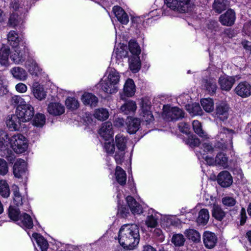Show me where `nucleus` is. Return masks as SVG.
Listing matches in <instances>:
<instances>
[{
	"instance_id": "obj_1",
	"label": "nucleus",
	"mask_w": 251,
	"mask_h": 251,
	"mask_svg": "<svg viewBox=\"0 0 251 251\" xmlns=\"http://www.w3.org/2000/svg\"><path fill=\"white\" fill-rule=\"evenodd\" d=\"M140 241L139 229L135 224L123 225L119 231V242L125 249L133 250Z\"/></svg>"
},
{
	"instance_id": "obj_2",
	"label": "nucleus",
	"mask_w": 251,
	"mask_h": 251,
	"mask_svg": "<svg viewBox=\"0 0 251 251\" xmlns=\"http://www.w3.org/2000/svg\"><path fill=\"white\" fill-rule=\"evenodd\" d=\"M107 73V78L100 82L101 89L107 94L115 93L118 90L117 85L120 81L119 73L114 68L109 69Z\"/></svg>"
},
{
	"instance_id": "obj_3",
	"label": "nucleus",
	"mask_w": 251,
	"mask_h": 251,
	"mask_svg": "<svg viewBox=\"0 0 251 251\" xmlns=\"http://www.w3.org/2000/svg\"><path fill=\"white\" fill-rule=\"evenodd\" d=\"M194 0H164L165 3L171 9L179 13H185L191 10Z\"/></svg>"
},
{
	"instance_id": "obj_4",
	"label": "nucleus",
	"mask_w": 251,
	"mask_h": 251,
	"mask_svg": "<svg viewBox=\"0 0 251 251\" xmlns=\"http://www.w3.org/2000/svg\"><path fill=\"white\" fill-rule=\"evenodd\" d=\"M233 133V130L225 126H221L219 128V133L217 135V139L221 144L219 148L224 150L229 147H232Z\"/></svg>"
},
{
	"instance_id": "obj_5",
	"label": "nucleus",
	"mask_w": 251,
	"mask_h": 251,
	"mask_svg": "<svg viewBox=\"0 0 251 251\" xmlns=\"http://www.w3.org/2000/svg\"><path fill=\"white\" fill-rule=\"evenodd\" d=\"M10 143L13 150L18 154L24 152L28 147L25 137L21 134L12 136L10 138Z\"/></svg>"
},
{
	"instance_id": "obj_6",
	"label": "nucleus",
	"mask_w": 251,
	"mask_h": 251,
	"mask_svg": "<svg viewBox=\"0 0 251 251\" xmlns=\"http://www.w3.org/2000/svg\"><path fill=\"white\" fill-rule=\"evenodd\" d=\"M16 114L22 122L30 121L34 115V109L30 104H24L17 107Z\"/></svg>"
},
{
	"instance_id": "obj_7",
	"label": "nucleus",
	"mask_w": 251,
	"mask_h": 251,
	"mask_svg": "<svg viewBox=\"0 0 251 251\" xmlns=\"http://www.w3.org/2000/svg\"><path fill=\"white\" fill-rule=\"evenodd\" d=\"M184 111L177 107H166L163 108V116L168 121L177 120L184 117Z\"/></svg>"
},
{
	"instance_id": "obj_8",
	"label": "nucleus",
	"mask_w": 251,
	"mask_h": 251,
	"mask_svg": "<svg viewBox=\"0 0 251 251\" xmlns=\"http://www.w3.org/2000/svg\"><path fill=\"white\" fill-rule=\"evenodd\" d=\"M28 49L23 44L16 49L14 52L10 56V58L15 63L20 64L25 61Z\"/></svg>"
},
{
	"instance_id": "obj_9",
	"label": "nucleus",
	"mask_w": 251,
	"mask_h": 251,
	"mask_svg": "<svg viewBox=\"0 0 251 251\" xmlns=\"http://www.w3.org/2000/svg\"><path fill=\"white\" fill-rule=\"evenodd\" d=\"M236 19V13L231 9H228L219 18L220 23L224 26H231L234 25Z\"/></svg>"
},
{
	"instance_id": "obj_10",
	"label": "nucleus",
	"mask_w": 251,
	"mask_h": 251,
	"mask_svg": "<svg viewBox=\"0 0 251 251\" xmlns=\"http://www.w3.org/2000/svg\"><path fill=\"white\" fill-rule=\"evenodd\" d=\"M235 93L242 98H246L251 95V85L247 81L239 83L234 88Z\"/></svg>"
},
{
	"instance_id": "obj_11",
	"label": "nucleus",
	"mask_w": 251,
	"mask_h": 251,
	"mask_svg": "<svg viewBox=\"0 0 251 251\" xmlns=\"http://www.w3.org/2000/svg\"><path fill=\"white\" fill-rule=\"evenodd\" d=\"M238 79L237 76H221L219 78L218 83L222 90L229 91L236 81Z\"/></svg>"
},
{
	"instance_id": "obj_12",
	"label": "nucleus",
	"mask_w": 251,
	"mask_h": 251,
	"mask_svg": "<svg viewBox=\"0 0 251 251\" xmlns=\"http://www.w3.org/2000/svg\"><path fill=\"white\" fill-rule=\"evenodd\" d=\"M228 110L229 107L226 103L223 102L217 103L215 112V117L224 121L228 118Z\"/></svg>"
},
{
	"instance_id": "obj_13",
	"label": "nucleus",
	"mask_w": 251,
	"mask_h": 251,
	"mask_svg": "<svg viewBox=\"0 0 251 251\" xmlns=\"http://www.w3.org/2000/svg\"><path fill=\"white\" fill-rule=\"evenodd\" d=\"M217 180L218 184L223 187H228L233 182L232 177L227 171L220 172L218 175Z\"/></svg>"
},
{
	"instance_id": "obj_14",
	"label": "nucleus",
	"mask_w": 251,
	"mask_h": 251,
	"mask_svg": "<svg viewBox=\"0 0 251 251\" xmlns=\"http://www.w3.org/2000/svg\"><path fill=\"white\" fill-rule=\"evenodd\" d=\"M26 163L24 160L19 159L14 163L13 167V172L17 178H20L26 171Z\"/></svg>"
},
{
	"instance_id": "obj_15",
	"label": "nucleus",
	"mask_w": 251,
	"mask_h": 251,
	"mask_svg": "<svg viewBox=\"0 0 251 251\" xmlns=\"http://www.w3.org/2000/svg\"><path fill=\"white\" fill-rule=\"evenodd\" d=\"M201 86L211 95L214 94L217 89L216 80L212 77L202 79L201 80Z\"/></svg>"
},
{
	"instance_id": "obj_16",
	"label": "nucleus",
	"mask_w": 251,
	"mask_h": 251,
	"mask_svg": "<svg viewBox=\"0 0 251 251\" xmlns=\"http://www.w3.org/2000/svg\"><path fill=\"white\" fill-rule=\"evenodd\" d=\"M99 134L105 140H109L113 135V126L111 122H107L102 124L99 130Z\"/></svg>"
},
{
	"instance_id": "obj_17",
	"label": "nucleus",
	"mask_w": 251,
	"mask_h": 251,
	"mask_svg": "<svg viewBox=\"0 0 251 251\" xmlns=\"http://www.w3.org/2000/svg\"><path fill=\"white\" fill-rule=\"evenodd\" d=\"M203 241L205 246L208 249L214 247L217 242V237L215 233L208 231L203 234Z\"/></svg>"
},
{
	"instance_id": "obj_18",
	"label": "nucleus",
	"mask_w": 251,
	"mask_h": 251,
	"mask_svg": "<svg viewBox=\"0 0 251 251\" xmlns=\"http://www.w3.org/2000/svg\"><path fill=\"white\" fill-rule=\"evenodd\" d=\"M113 11L118 20L122 24L126 25L129 22L127 14L123 8L119 6H114Z\"/></svg>"
},
{
	"instance_id": "obj_19",
	"label": "nucleus",
	"mask_w": 251,
	"mask_h": 251,
	"mask_svg": "<svg viewBox=\"0 0 251 251\" xmlns=\"http://www.w3.org/2000/svg\"><path fill=\"white\" fill-rule=\"evenodd\" d=\"M21 122L18 115L16 114V115L8 116L6 123L7 127L11 130H17L20 128Z\"/></svg>"
},
{
	"instance_id": "obj_20",
	"label": "nucleus",
	"mask_w": 251,
	"mask_h": 251,
	"mask_svg": "<svg viewBox=\"0 0 251 251\" xmlns=\"http://www.w3.org/2000/svg\"><path fill=\"white\" fill-rule=\"evenodd\" d=\"M126 201L131 212L133 214H140L143 212L142 206L132 197L127 196Z\"/></svg>"
},
{
	"instance_id": "obj_21",
	"label": "nucleus",
	"mask_w": 251,
	"mask_h": 251,
	"mask_svg": "<svg viewBox=\"0 0 251 251\" xmlns=\"http://www.w3.org/2000/svg\"><path fill=\"white\" fill-rule=\"evenodd\" d=\"M10 73L13 77L20 81H25L27 77L25 70L20 67H15L10 70Z\"/></svg>"
},
{
	"instance_id": "obj_22",
	"label": "nucleus",
	"mask_w": 251,
	"mask_h": 251,
	"mask_svg": "<svg viewBox=\"0 0 251 251\" xmlns=\"http://www.w3.org/2000/svg\"><path fill=\"white\" fill-rule=\"evenodd\" d=\"M33 94L35 98L41 100L44 99L46 96V92L45 91L43 86L38 82L33 83L32 88Z\"/></svg>"
},
{
	"instance_id": "obj_23",
	"label": "nucleus",
	"mask_w": 251,
	"mask_h": 251,
	"mask_svg": "<svg viewBox=\"0 0 251 251\" xmlns=\"http://www.w3.org/2000/svg\"><path fill=\"white\" fill-rule=\"evenodd\" d=\"M64 106L59 103H50L48 107L49 113L54 116L62 115L64 112Z\"/></svg>"
},
{
	"instance_id": "obj_24",
	"label": "nucleus",
	"mask_w": 251,
	"mask_h": 251,
	"mask_svg": "<svg viewBox=\"0 0 251 251\" xmlns=\"http://www.w3.org/2000/svg\"><path fill=\"white\" fill-rule=\"evenodd\" d=\"M81 100L85 105H89L91 107H95L98 102V99L92 93H85L81 97Z\"/></svg>"
},
{
	"instance_id": "obj_25",
	"label": "nucleus",
	"mask_w": 251,
	"mask_h": 251,
	"mask_svg": "<svg viewBox=\"0 0 251 251\" xmlns=\"http://www.w3.org/2000/svg\"><path fill=\"white\" fill-rule=\"evenodd\" d=\"M136 108V102L133 100H129L121 106L120 110L124 114L128 115L134 113Z\"/></svg>"
},
{
	"instance_id": "obj_26",
	"label": "nucleus",
	"mask_w": 251,
	"mask_h": 251,
	"mask_svg": "<svg viewBox=\"0 0 251 251\" xmlns=\"http://www.w3.org/2000/svg\"><path fill=\"white\" fill-rule=\"evenodd\" d=\"M151 106L150 104L147 102L142 101V113L143 120L147 122L150 123L153 120V116L150 110Z\"/></svg>"
},
{
	"instance_id": "obj_27",
	"label": "nucleus",
	"mask_w": 251,
	"mask_h": 251,
	"mask_svg": "<svg viewBox=\"0 0 251 251\" xmlns=\"http://www.w3.org/2000/svg\"><path fill=\"white\" fill-rule=\"evenodd\" d=\"M18 222V224L20 226L25 228L30 229L33 226V223L31 217L26 213L21 215Z\"/></svg>"
},
{
	"instance_id": "obj_28",
	"label": "nucleus",
	"mask_w": 251,
	"mask_h": 251,
	"mask_svg": "<svg viewBox=\"0 0 251 251\" xmlns=\"http://www.w3.org/2000/svg\"><path fill=\"white\" fill-rule=\"evenodd\" d=\"M228 5V1L227 0H214L212 9L216 13L220 14L225 11Z\"/></svg>"
},
{
	"instance_id": "obj_29",
	"label": "nucleus",
	"mask_w": 251,
	"mask_h": 251,
	"mask_svg": "<svg viewBox=\"0 0 251 251\" xmlns=\"http://www.w3.org/2000/svg\"><path fill=\"white\" fill-rule=\"evenodd\" d=\"M210 215L208 209H201L199 212L197 222L199 225H206L209 221Z\"/></svg>"
},
{
	"instance_id": "obj_30",
	"label": "nucleus",
	"mask_w": 251,
	"mask_h": 251,
	"mask_svg": "<svg viewBox=\"0 0 251 251\" xmlns=\"http://www.w3.org/2000/svg\"><path fill=\"white\" fill-rule=\"evenodd\" d=\"M10 49L8 46L3 45L0 49V64L4 66L8 65V58Z\"/></svg>"
},
{
	"instance_id": "obj_31",
	"label": "nucleus",
	"mask_w": 251,
	"mask_h": 251,
	"mask_svg": "<svg viewBox=\"0 0 251 251\" xmlns=\"http://www.w3.org/2000/svg\"><path fill=\"white\" fill-rule=\"evenodd\" d=\"M124 92L125 95L128 97L133 96L135 92V86L133 80L132 79H128L124 87Z\"/></svg>"
},
{
	"instance_id": "obj_32",
	"label": "nucleus",
	"mask_w": 251,
	"mask_h": 251,
	"mask_svg": "<svg viewBox=\"0 0 251 251\" xmlns=\"http://www.w3.org/2000/svg\"><path fill=\"white\" fill-rule=\"evenodd\" d=\"M212 215L215 219L221 221L226 217V213L221 206L214 204L212 209Z\"/></svg>"
},
{
	"instance_id": "obj_33",
	"label": "nucleus",
	"mask_w": 251,
	"mask_h": 251,
	"mask_svg": "<svg viewBox=\"0 0 251 251\" xmlns=\"http://www.w3.org/2000/svg\"><path fill=\"white\" fill-rule=\"evenodd\" d=\"M140 121L137 118L130 119L127 123V131L130 134H134L139 129Z\"/></svg>"
},
{
	"instance_id": "obj_34",
	"label": "nucleus",
	"mask_w": 251,
	"mask_h": 251,
	"mask_svg": "<svg viewBox=\"0 0 251 251\" xmlns=\"http://www.w3.org/2000/svg\"><path fill=\"white\" fill-rule=\"evenodd\" d=\"M115 175L117 182L121 185L126 183V172L120 167L117 166Z\"/></svg>"
},
{
	"instance_id": "obj_35",
	"label": "nucleus",
	"mask_w": 251,
	"mask_h": 251,
	"mask_svg": "<svg viewBox=\"0 0 251 251\" xmlns=\"http://www.w3.org/2000/svg\"><path fill=\"white\" fill-rule=\"evenodd\" d=\"M32 237L36 240L41 251H47L49 245L43 236L37 233H34L32 234Z\"/></svg>"
},
{
	"instance_id": "obj_36",
	"label": "nucleus",
	"mask_w": 251,
	"mask_h": 251,
	"mask_svg": "<svg viewBox=\"0 0 251 251\" xmlns=\"http://www.w3.org/2000/svg\"><path fill=\"white\" fill-rule=\"evenodd\" d=\"M216 165L222 166L224 168L228 167V158L226 154L222 152L218 153L215 157Z\"/></svg>"
},
{
	"instance_id": "obj_37",
	"label": "nucleus",
	"mask_w": 251,
	"mask_h": 251,
	"mask_svg": "<svg viewBox=\"0 0 251 251\" xmlns=\"http://www.w3.org/2000/svg\"><path fill=\"white\" fill-rule=\"evenodd\" d=\"M141 63L139 57L138 56H134L129 59V68L134 73L138 72L140 69Z\"/></svg>"
},
{
	"instance_id": "obj_38",
	"label": "nucleus",
	"mask_w": 251,
	"mask_h": 251,
	"mask_svg": "<svg viewBox=\"0 0 251 251\" xmlns=\"http://www.w3.org/2000/svg\"><path fill=\"white\" fill-rule=\"evenodd\" d=\"M26 68L32 75H37L40 70L36 62L33 60H28L26 62Z\"/></svg>"
},
{
	"instance_id": "obj_39",
	"label": "nucleus",
	"mask_w": 251,
	"mask_h": 251,
	"mask_svg": "<svg viewBox=\"0 0 251 251\" xmlns=\"http://www.w3.org/2000/svg\"><path fill=\"white\" fill-rule=\"evenodd\" d=\"M187 111L192 115H199L202 114V110L199 103H194L186 105Z\"/></svg>"
},
{
	"instance_id": "obj_40",
	"label": "nucleus",
	"mask_w": 251,
	"mask_h": 251,
	"mask_svg": "<svg viewBox=\"0 0 251 251\" xmlns=\"http://www.w3.org/2000/svg\"><path fill=\"white\" fill-rule=\"evenodd\" d=\"M127 139L123 134H119L115 137V144L120 151H125L126 148Z\"/></svg>"
},
{
	"instance_id": "obj_41",
	"label": "nucleus",
	"mask_w": 251,
	"mask_h": 251,
	"mask_svg": "<svg viewBox=\"0 0 251 251\" xmlns=\"http://www.w3.org/2000/svg\"><path fill=\"white\" fill-rule=\"evenodd\" d=\"M94 117L100 121H105L109 117V112L105 108H99L96 110Z\"/></svg>"
},
{
	"instance_id": "obj_42",
	"label": "nucleus",
	"mask_w": 251,
	"mask_h": 251,
	"mask_svg": "<svg viewBox=\"0 0 251 251\" xmlns=\"http://www.w3.org/2000/svg\"><path fill=\"white\" fill-rule=\"evenodd\" d=\"M45 116L43 114L37 113L33 118L32 124L35 126L41 127L45 125Z\"/></svg>"
},
{
	"instance_id": "obj_43",
	"label": "nucleus",
	"mask_w": 251,
	"mask_h": 251,
	"mask_svg": "<svg viewBox=\"0 0 251 251\" xmlns=\"http://www.w3.org/2000/svg\"><path fill=\"white\" fill-rule=\"evenodd\" d=\"M185 234L189 240H191L193 242H198L200 240V235L199 233L195 229H187L185 231Z\"/></svg>"
},
{
	"instance_id": "obj_44",
	"label": "nucleus",
	"mask_w": 251,
	"mask_h": 251,
	"mask_svg": "<svg viewBox=\"0 0 251 251\" xmlns=\"http://www.w3.org/2000/svg\"><path fill=\"white\" fill-rule=\"evenodd\" d=\"M201 105L207 112H210L214 109V102L211 99H204L201 100Z\"/></svg>"
},
{
	"instance_id": "obj_45",
	"label": "nucleus",
	"mask_w": 251,
	"mask_h": 251,
	"mask_svg": "<svg viewBox=\"0 0 251 251\" xmlns=\"http://www.w3.org/2000/svg\"><path fill=\"white\" fill-rule=\"evenodd\" d=\"M192 125L193 129L196 134L200 137L207 138V135L202 130L201 124L199 121L197 120L194 121Z\"/></svg>"
},
{
	"instance_id": "obj_46",
	"label": "nucleus",
	"mask_w": 251,
	"mask_h": 251,
	"mask_svg": "<svg viewBox=\"0 0 251 251\" xmlns=\"http://www.w3.org/2000/svg\"><path fill=\"white\" fill-rule=\"evenodd\" d=\"M0 194L3 198H7L10 195L9 187L5 180H0Z\"/></svg>"
},
{
	"instance_id": "obj_47",
	"label": "nucleus",
	"mask_w": 251,
	"mask_h": 251,
	"mask_svg": "<svg viewBox=\"0 0 251 251\" xmlns=\"http://www.w3.org/2000/svg\"><path fill=\"white\" fill-rule=\"evenodd\" d=\"M185 241V239L184 236L181 234H175L172 238V242L175 246H183L184 244Z\"/></svg>"
},
{
	"instance_id": "obj_48",
	"label": "nucleus",
	"mask_w": 251,
	"mask_h": 251,
	"mask_svg": "<svg viewBox=\"0 0 251 251\" xmlns=\"http://www.w3.org/2000/svg\"><path fill=\"white\" fill-rule=\"evenodd\" d=\"M13 201L18 206L22 205L23 203V198L20 193L19 188L16 187L13 191Z\"/></svg>"
},
{
	"instance_id": "obj_49",
	"label": "nucleus",
	"mask_w": 251,
	"mask_h": 251,
	"mask_svg": "<svg viewBox=\"0 0 251 251\" xmlns=\"http://www.w3.org/2000/svg\"><path fill=\"white\" fill-rule=\"evenodd\" d=\"M7 39L10 44L13 46H16L19 43V36L18 34L14 30L10 31L7 35Z\"/></svg>"
},
{
	"instance_id": "obj_50",
	"label": "nucleus",
	"mask_w": 251,
	"mask_h": 251,
	"mask_svg": "<svg viewBox=\"0 0 251 251\" xmlns=\"http://www.w3.org/2000/svg\"><path fill=\"white\" fill-rule=\"evenodd\" d=\"M185 143L191 147H195L199 146L200 141L195 135H191L184 140Z\"/></svg>"
},
{
	"instance_id": "obj_51",
	"label": "nucleus",
	"mask_w": 251,
	"mask_h": 251,
	"mask_svg": "<svg viewBox=\"0 0 251 251\" xmlns=\"http://www.w3.org/2000/svg\"><path fill=\"white\" fill-rule=\"evenodd\" d=\"M128 47L132 54L138 56L140 53L141 50L136 42L130 40L128 44Z\"/></svg>"
},
{
	"instance_id": "obj_52",
	"label": "nucleus",
	"mask_w": 251,
	"mask_h": 251,
	"mask_svg": "<svg viewBox=\"0 0 251 251\" xmlns=\"http://www.w3.org/2000/svg\"><path fill=\"white\" fill-rule=\"evenodd\" d=\"M65 104L67 108L71 109H76L79 107V102L74 98L69 97L66 101Z\"/></svg>"
},
{
	"instance_id": "obj_53",
	"label": "nucleus",
	"mask_w": 251,
	"mask_h": 251,
	"mask_svg": "<svg viewBox=\"0 0 251 251\" xmlns=\"http://www.w3.org/2000/svg\"><path fill=\"white\" fill-rule=\"evenodd\" d=\"M8 139V135L6 133L0 130V155L2 156V151L6 150L4 142L6 139Z\"/></svg>"
},
{
	"instance_id": "obj_54",
	"label": "nucleus",
	"mask_w": 251,
	"mask_h": 251,
	"mask_svg": "<svg viewBox=\"0 0 251 251\" xmlns=\"http://www.w3.org/2000/svg\"><path fill=\"white\" fill-rule=\"evenodd\" d=\"M8 215L9 218L14 221L18 222L20 219V211L11 206L9 208Z\"/></svg>"
},
{
	"instance_id": "obj_55",
	"label": "nucleus",
	"mask_w": 251,
	"mask_h": 251,
	"mask_svg": "<svg viewBox=\"0 0 251 251\" xmlns=\"http://www.w3.org/2000/svg\"><path fill=\"white\" fill-rule=\"evenodd\" d=\"M11 103L12 105L19 107L24 104H26L25 100L20 96L15 95L11 99Z\"/></svg>"
},
{
	"instance_id": "obj_56",
	"label": "nucleus",
	"mask_w": 251,
	"mask_h": 251,
	"mask_svg": "<svg viewBox=\"0 0 251 251\" xmlns=\"http://www.w3.org/2000/svg\"><path fill=\"white\" fill-rule=\"evenodd\" d=\"M222 202L223 205L226 207L233 206L236 203V201L234 198L229 196L223 198Z\"/></svg>"
},
{
	"instance_id": "obj_57",
	"label": "nucleus",
	"mask_w": 251,
	"mask_h": 251,
	"mask_svg": "<svg viewBox=\"0 0 251 251\" xmlns=\"http://www.w3.org/2000/svg\"><path fill=\"white\" fill-rule=\"evenodd\" d=\"M157 219L153 215L148 216L146 221V224L148 227L151 228L155 227L157 225Z\"/></svg>"
},
{
	"instance_id": "obj_58",
	"label": "nucleus",
	"mask_w": 251,
	"mask_h": 251,
	"mask_svg": "<svg viewBox=\"0 0 251 251\" xmlns=\"http://www.w3.org/2000/svg\"><path fill=\"white\" fill-rule=\"evenodd\" d=\"M8 168L6 162L3 159H0V175L4 176L7 174Z\"/></svg>"
},
{
	"instance_id": "obj_59",
	"label": "nucleus",
	"mask_w": 251,
	"mask_h": 251,
	"mask_svg": "<svg viewBox=\"0 0 251 251\" xmlns=\"http://www.w3.org/2000/svg\"><path fill=\"white\" fill-rule=\"evenodd\" d=\"M179 130L186 134L190 133V126L186 123H180L178 125Z\"/></svg>"
},
{
	"instance_id": "obj_60",
	"label": "nucleus",
	"mask_w": 251,
	"mask_h": 251,
	"mask_svg": "<svg viewBox=\"0 0 251 251\" xmlns=\"http://www.w3.org/2000/svg\"><path fill=\"white\" fill-rule=\"evenodd\" d=\"M125 151H120L119 150L116 152L115 155V159L116 163L118 164H121L123 162L124 160V158L125 156Z\"/></svg>"
},
{
	"instance_id": "obj_61",
	"label": "nucleus",
	"mask_w": 251,
	"mask_h": 251,
	"mask_svg": "<svg viewBox=\"0 0 251 251\" xmlns=\"http://www.w3.org/2000/svg\"><path fill=\"white\" fill-rule=\"evenodd\" d=\"M18 15L16 14H12L9 19L8 24L11 27H15L18 25Z\"/></svg>"
},
{
	"instance_id": "obj_62",
	"label": "nucleus",
	"mask_w": 251,
	"mask_h": 251,
	"mask_svg": "<svg viewBox=\"0 0 251 251\" xmlns=\"http://www.w3.org/2000/svg\"><path fill=\"white\" fill-rule=\"evenodd\" d=\"M173 248L172 245L164 244L158 245L156 250L157 251H171Z\"/></svg>"
},
{
	"instance_id": "obj_63",
	"label": "nucleus",
	"mask_w": 251,
	"mask_h": 251,
	"mask_svg": "<svg viewBox=\"0 0 251 251\" xmlns=\"http://www.w3.org/2000/svg\"><path fill=\"white\" fill-rule=\"evenodd\" d=\"M104 149L107 153L112 154L114 153L115 147L113 144L110 143H106L104 144Z\"/></svg>"
},
{
	"instance_id": "obj_64",
	"label": "nucleus",
	"mask_w": 251,
	"mask_h": 251,
	"mask_svg": "<svg viewBox=\"0 0 251 251\" xmlns=\"http://www.w3.org/2000/svg\"><path fill=\"white\" fill-rule=\"evenodd\" d=\"M16 90L20 93H25L27 91V86L23 83L17 84L16 86Z\"/></svg>"
}]
</instances>
